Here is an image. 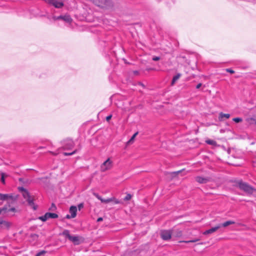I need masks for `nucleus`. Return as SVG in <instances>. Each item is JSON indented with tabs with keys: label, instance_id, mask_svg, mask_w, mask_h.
<instances>
[{
	"label": "nucleus",
	"instance_id": "72a5a7b5",
	"mask_svg": "<svg viewBox=\"0 0 256 256\" xmlns=\"http://www.w3.org/2000/svg\"><path fill=\"white\" fill-rule=\"evenodd\" d=\"M45 252H46L44 251H42V252H38L36 256H40L41 254H43Z\"/></svg>",
	"mask_w": 256,
	"mask_h": 256
},
{
	"label": "nucleus",
	"instance_id": "b1692460",
	"mask_svg": "<svg viewBox=\"0 0 256 256\" xmlns=\"http://www.w3.org/2000/svg\"><path fill=\"white\" fill-rule=\"evenodd\" d=\"M233 121L234 122L238 123L242 122V119L240 118H235L232 119Z\"/></svg>",
	"mask_w": 256,
	"mask_h": 256
},
{
	"label": "nucleus",
	"instance_id": "9b49d317",
	"mask_svg": "<svg viewBox=\"0 0 256 256\" xmlns=\"http://www.w3.org/2000/svg\"><path fill=\"white\" fill-rule=\"evenodd\" d=\"M195 179L200 184H206L210 180L209 178L202 176H196Z\"/></svg>",
	"mask_w": 256,
	"mask_h": 256
},
{
	"label": "nucleus",
	"instance_id": "39448f33",
	"mask_svg": "<svg viewBox=\"0 0 256 256\" xmlns=\"http://www.w3.org/2000/svg\"><path fill=\"white\" fill-rule=\"evenodd\" d=\"M46 2L53 5L56 8H62L64 6L62 0H44Z\"/></svg>",
	"mask_w": 256,
	"mask_h": 256
},
{
	"label": "nucleus",
	"instance_id": "6e6552de",
	"mask_svg": "<svg viewBox=\"0 0 256 256\" xmlns=\"http://www.w3.org/2000/svg\"><path fill=\"white\" fill-rule=\"evenodd\" d=\"M77 208L76 206H71L70 208L69 212L70 214V216L67 214L66 218H74L76 216Z\"/></svg>",
	"mask_w": 256,
	"mask_h": 256
},
{
	"label": "nucleus",
	"instance_id": "bb28decb",
	"mask_svg": "<svg viewBox=\"0 0 256 256\" xmlns=\"http://www.w3.org/2000/svg\"><path fill=\"white\" fill-rule=\"evenodd\" d=\"M76 152V150L72 152H64V154L66 156H71Z\"/></svg>",
	"mask_w": 256,
	"mask_h": 256
},
{
	"label": "nucleus",
	"instance_id": "5701e85b",
	"mask_svg": "<svg viewBox=\"0 0 256 256\" xmlns=\"http://www.w3.org/2000/svg\"><path fill=\"white\" fill-rule=\"evenodd\" d=\"M94 195L99 200H100L102 202H104V199H103L98 194L96 193H94Z\"/></svg>",
	"mask_w": 256,
	"mask_h": 256
},
{
	"label": "nucleus",
	"instance_id": "f8f14e48",
	"mask_svg": "<svg viewBox=\"0 0 256 256\" xmlns=\"http://www.w3.org/2000/svg\"><path fill=\"white\" fill-rule=\"evenodd\" d=\"M69 240L74 242V244H78L80 243V238L78 236H71Z\"/></svg>",
	"mask_w": 256,
	"mask_h": 256
},
{
	"label": "nucleus",
	"instance_id": "1a4fd4ad",
	"mask_svg": "<svg viewBox=\"0 0 256 256\" xmlns=\"http://www.w3.org/2000/svg\"><path fill=\"white\" fill-rule=\"evenodd\" d=\"M12 225V223L8 221L0 219V228L2 229L8 230Z\"/></svg>",
	"mask_w": 256,
	"mask_h": 256
},
{
	"label": "nucleus",
	"instance_id": "0eeeda50",
	"mask_svg": "<svg viewBox=\"0 0 256 256\" xmlns=\"http://www.w3.org/2000/svg\"><path fill=\"white\" fill-rule=\"evenodd\" d=\"M53 19L54 20H62L64 22L70 23L72 22V19L69 15L60 16H54Z\"/></svg>",
	"mask_w": 256,
	"mask_h": 256
},
{
	"label": "nucleus",
	"instance_id": "e433bc0d",
	"mask_svg": "<svg viewBox=\"0 0 256 256\" xmlns=\"http://www.w3.org/2000/svg\"><path fill=\"white\" fill-rule=\"evenodd\" d=\"M201 86H202V84L200 83L198 84H197V86H196V88H198V89L200 88Z\"/></svg>",
	"mask_w": 256,
	"mask_h": 256
},
{
	"label": "nucleus",
	"instance_id": "c9c22d12",
	"mask_svg": "<svg viewBox=\"0 0 256 256\" xmlns=\"http://www.w3.org/2000/svg\"><path fill=\"white\" fill-rule=\"evenodd\" d=\"M112 115H110V116H108L106 118V120L107 121H108L109 120H110L112 118Z\"/></svg>",
	"mask_w": 256,
	"mask_h": 256
},
{
	"label": "nucleus",
	"instance_id": "c756f323",
	"mask_svg": "<svg viewBox=\"0 0 256 256\" xmlns=\"http://www.w3.org/2000/svg\"><path fill=\"white\" fill-rule=\"evenodd\" d=\"M16 211V209L14 208H10L8 210L7 209L6 212H15Z\"/></svg>",
	"mask_w": 256,
	"mask_h": 256
},
{
	"label": "nucleus",
	"instance_id": "7c9ffc66",
	"mask_svg": "<svg viewBox=\"0 0 256 256\" xmlns=\"http://www.w3.org/2000/svg\"><path fill=\"white\" fill-rule=\"evenodd\" d=\"M160 58L158 57V56H154L152 58V60H154V61L158 60H160Z\"/></svg>",
	"mask_w": 256,
	"mask_h": 256
},
{
	"label": "nucleus",
	"instance_id": "ddd939ff",
	"mask_svg": "<svg viewBox=\"0 0 256 256\" xmlns=\"http://www.w3.org/2000/svg\"><path fill=\"white\" fill-rule=\"evenodd\" d=\"M234 224H235V222L234 221L228 220V221H226V222H224L223 224H220L221 226L226 227V226H228L229 225Z\"/></svg>",
	"mask_w": 256,
	"mask_h": 256
},
{
	"label": "nucleus",
	"instance_id": "c85d7f7f",
	"mask_svg": "<svg viewBox=\"0 0 256 256\" xmlns=\"http://www.w3.org/2000/svg\"><path fill=\"white\" fill-rule=\"evenodd\" d=\"M112 202H114V204H118L120 203V202L119 200L116 199L114 198V200Z\"/></svg>",
	"mask_w": 256,
	"mask_h": 256
},
{
	"label": "nucleus",
	"instance_id": "2eb2a0df",
	"mask_svg": "<svg viewBox=\"0 0 256 256\" xmlns=\"http://www.w3.org/2000/svg\"><path fill=\"white\" fill-rule=\"evenodd\" d=\"M48 218H58V215L55 213L46 212Z\"/></svg>",
	"mask_w": 256,
	"mask_h": 256
},
{
	"label": "nucleus",
	"instance_id": "aec40b11",
	"mask_svg": "<svg viewBox=\"0 0 256 256\" xmlns=\"http://www.w3.org/2000/svg\"><path fill=\"white\" fill-rule=\"evenodd\" d=\"M206 142L208 144H210V145H212V146H214L216 144V141H214V140H206Z\"/></svg>",
	"mask_w": 256,
	"mask_h": 256
},
{
	"label": "nucleus",
	"instance_id": "4be33fe9",
	"mask_svg": "<svg viewBox=\"0 0 256 256\" xmlns=\"http://www.w3.org/2000/svg\"><path fill=\"white\" fill-rule=\"evenodd\" d=\"M7 208L4 206L2 208H0V214H5L6 213Z\"/></svg>",
	"mask_w": 256,
	"mask_h": 256
},
{
	"label": "nucleus",
	"instance_id": "f257e3e1",
	"mask_svg": "<svg viewBox=\"0 0 256 256\" xmlns=\"http://www.w3.org/2000/svg\"><path fill=\"white\" fill-rule=\"evenodd\" d=\"M18 196L12 194H2L0 193V200L6 201L9 204L16 201Z\"/></svg>",
	"mask_w": 256,
	"mask_h": 256
},
{
	"label": "nucleus",
	"instance_id": "393cba45",
	"mask_svg": "<svg viewBox=\"0 0 256 256\" xmlns=\"http://www.w3.org/2000/svg\"><path fill=\"white\" fill-rule=\"evenodd\" d=\"M199 240H200L199 238H197V239L192 240H190L182 241V242H185V243L195 242H196L198 241Z\"/></svg>",
	"mask_w": 256,
	"mask_h": 256
},
{
	"label": "nucleus",
	"instance_id": "f03ea898",
	"mask_svg": "<svg viewBox=\"0 0 256 256\" xmlns=\"http://www.w3.org/2000/svg\"><path fill=\"white\" fill-rule=\"evenodd\" d=\"M238 186L240 190L249 194H252L256 192V189L242 181L238 182Z\"/></svg>",
	"mask_w": 256,
	"mask_h": 256
},
{
	"label": "nucleus",
	"instance_id": "a211bd4d",
	"mask_svg": "<svg viewBox=\"0 0 256 256\" xmlns=\"http://www.w3.org/2000/svg\"><path fill=\"white\" fill-rule=\"evenodd\" d=\"M62 234L65 237L68 238L70 239V237L71 235H70L69 231L68 230H64L62 233Z\"/></svg>",
	"mask_w": 256,
	"mask_h": 256
},
{
	"label": "nucleus",
	"instance_id": "473e14b6",
	"mask_svg": "<svg viewBox=\"0 0 256 256\" xmlns=\"http://www.w3.org/2000/svg\"><path fill=\"white\" fill-rule=\"evenodd\" d=\"M226 71L228 72H230L231 74H234V71L231 69H230V68H228L226 70Z\"/></svg>",
	"mask_w": 256,
	"mask_h": 256
},
{
	"label": "nucleus",
	"instance_id": "f3484780",
	"mask_svg": "<svg viewBox=\"0 0 256 256\" xmlns=\"http://www.w3.org/2000/svg\"><path fill=\"white\" fill-rule=\"evenodd\" d=\"M138 134V132H136L132 136V137L130 138V139L127 142V144H132L136 136H137Z\"/></svg>",
	"mask_w": 256,
	"mask_h": 256
},
{
	"label": "nucleus",
	"instance_id": "4c0bfd02",
	"mask_svg": "<svg viewBox=\"0 0 256 256\" xmlns=\"http://www.w3.org/2000/svg\"><path fill=\"white\" fill-rule=\"evenodd\" d=\"M102 220V218H99L97 220V222H101Z\"/></svg>",
	"mask_w": 256,
	"mask_h": 256
},
{
	"label": "nucleus",
	"instance_id": "a878e982",
	"mask_svg": "<svg viewBox=\"0 0 256 256\" xmlns=\"http://www.w3.org/2000/svg\"><path fill=\"white\" fill-rule=\"evenodd\" d=\"M114 200V198H108V199H104V203H108V202H112Z\"/></svg>",
	"mask_w": 256,
	"mask_h": 256
},
{
	"label": "nucleus",
	"instance_id": "cd10ccee",
	"mask_svg": "<svg viewBox=\"0 0 256 256\" xmlns=\"http://www.w3.org/2000/svg\"><path fill=\"white\" fill-rule=\"evenodd\" d=\"M132 198V196L130 194H127L126 197L124 198V200H130Z\"/></svg>",
	"mask_w": 256,
	"mask_h": 256
},
{
	"label": "nucleus",
	"instance_id": "f704fd0d",
	"mask_svg": "<svg viewBox=\"0 0 256 256\" xmlns=\"http://www.w3.org/2000/svg\"><path fill=\"white\" fill-rule=\"evenodd\" d=\"M180 172V171H177V172H173L172 173V174L174 175V176H176V174H179Z\"/></svg>",
	"mask_w": 256,
	"mask_h": 256
},
{
	"label": "nucleus",
	"instance_id": "423d86ee",
	"mask_svg": "<svg viewBox=\"0 0 256 256\" xmlns=\"http://www.w3.org/2000/svg\"><path fill=\"white\" fill-rule=\"evenodd\" d=\"M160 234L162 238L164 240H169L172 237V232L168 230H162Z\"/></svg>",
	"mask_w": 256,
	"mask_h": 256
},
{
	"label": "nucleus",
	"instance_id": "dca6fc26",
	"mask_svg": "<svg viewBox=\"0 0 256 256\" xmlns=\"http://www.w3.org/2000/svg\"><path fill=\"white\" fill-rule=\"evenodd\" d=\"M181 76V74H177L175 76H174L172 80V85H174L175 82H176V81L179 79V78Z\"/></svg>",
	"mask_w": 256,
	"mask_h": 256
},
{
	"label": "nucleus",
	"instance_id": "58836bf2",
	"mask_svg": "<svg viewBox=\"0 0 256 256\" xmlns=\"http://www.w3.org/2000/svg\"><path fill=\"white\" fill-rule=\"evenodd\" d=\"M70 147L73 146L74 144H73V142H72L70 141Z\"/></svg>",
	"mask_w": 256,
	"mask_h": 256
},
{
	"label": "nucleus",
	"instance_id": "9d476101",
	"mask_svg": "<svg viewBox=\"0 0 256 256\" xmlns=\"http://www.w3.org/2000/svg\"><path fill=\"white\" fill-rule=\"evenodd\" d=\"M221 227V226L220 224H218L214 228H212L208 230H206V231H204V232H203V234H204V235H206V234H212L214 232H215L216 231L218 228H220Z\"/></svg>",
	"mask_w": 256,
	"mask_h": 256
},
{
	"label": "nucleus",
	"instance_id": "4468645a",
	"mask_svg": "<svg viewBox=\"0 0 256 256\" xmlns=\"http://www.w3.org/2000/svg\"><path fill=\"white\" fill-rule=\"evenodd\" d=\"M224 117L226 118H228L230 117V114H224L222 112H220L219 116V120H222V118Z\"/></svg>",
	"mask_w": 256,
	"mask_h": 256
},
{
	"label": "nucleus",
	"instance_id": "2f4dec72",
	"mask_svg": "<svg viewBox=\"0 0 256 256\" xmlns=\"http://www.w3.org/2000/svg\"><path fill=\"white\" fill-rule=\"evenodd\" d=\"M79 210H80L84 207V204H80L78 206Z\"/></svg>",
	"mask_w": 256,
	"mask_h": 256
},
{
	"label": "nucleus",
	"instance_id": "6ab92c4d",
	"mask_svg": "<svg viewBox=\"0 0 256 256\" xmlns=\"http://www.w3.org/2000/svg\"><path fill=\"white\" fill-rule=\"evenodd\" d=\"M38 219L42 220L43 222L46 221L48 219V217L47 214L46 213L44 216H40L38 218Z\"/></svg>",
	"mask_w": 256,
	"mask_h": 256
},
{
	"label": "nucleus",
	"instance_id": "412c9836",
	"mask_svg": "<svg viewBox=\"0 0 256 256\" xmlns=\"http://www.w3.org/2000/svg\"><path fill=\"white\" fill-rule=\"evenodd\" d=\"M7 175H6L4 173L2 172L1 173V182L4 184H5V180H4V177L6 176Z\"/></svg>",
	"mask_w": 256,
	"mask_h": 256
},
{
	"label": "nucleus",
	"instance_id": "20e7f679",
	"mask_svg": "<svg viewBox=\"0 0 256 256\" xmlns=\"http://www.w3.org/2000/svg\"><path fill=\"white\" fill-rule=\"evenodd\" d=\"M112 167V162L110 158H108L104 161L100 166V170L104 172L106 170H110Z\"/></svg>",
	"mask_w": 256,
	"mask_h": 256
},
{
	"label": "nucleus",
	"instance_id": "7ed1b4c3",
	"mask_svg": "<svg viewBox=\"0 0 256 256\" xmlns=\"http://www.w3.org/2000/svg\"><path fill=\"white\" fill-rule=\"evenodd\" d=\"M19 189L22 191L24 198L26 200L28 204L31 206H32L34 210H36V207L34 206L33 199L30 196L28 192L23 188H20Z\"/></svg>",
	"mask_w": 256,
	"mask_h": 256
}]
</instances>
